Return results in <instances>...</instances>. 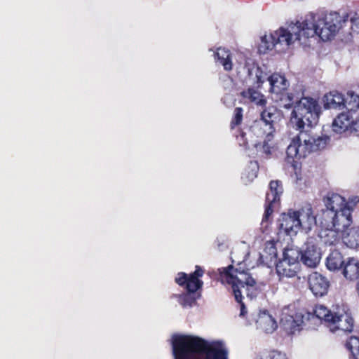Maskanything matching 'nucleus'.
<instances>
[{"instance_id": "obj_1", "label": "nucleus", "mask_w": 359, "mask_h": 359, "mask_svg": "<svg viewBox=\"0 0 359 359\" xmlns=\"http://www.w3.org/2000/svg\"><path fill=\"white\" fill-rule=\"evenodd\" d=\"M174 359H228L222 341H208L194 335L175 334L172 338Z\"/></svg>"}, {"instance_id": "obj_2", "label": "nucleus", "mask_w": 359, "mask_h": 359, "mask_svg": "<svg viewBox=\"0 0 359 359\" xmlns=\"http://www.w3.org/2000/svg\"><path fill=\"white\" fill-rule=\"evenodd\" d=\"M340 17L336 13L307 15L302 22L294 23L299 29V45H306L309 38L316 35L323 41L330 40L339 29Z\"/></svg>"}, {"instance_id": "obj_3", "label": "nucleus", "mask_w": 359, "mask_h": 359, "mask_svg": "<svg viewBox=\"0 0 359 359\" xmlns=\"http://www.w3.org/2000/svg\"><path fill=\"white\" fill-rule=\"evenodd\" d=\"M330 140V137L327 135H311L308 133V129L306 131H300L292 139L287 147L285 161L296 170L298 167V161L306 158L312 151L325 149Z\"/></svg>"}, {"instance_id": "obj_4", "label": "nucleus", "mask_w": 359, "mask_h": 359, "mask_svg": "<svg viewBox=\"0 0 359 359\" xmlns=\"http://www.w3.org/2000/svg\"><path fill=\"white\" fill-rule=\"evenodd\" d=\"M221 282L230 285L232 288L235 299L238 302H241L243 298V294L247 297L253 299L259 290L256 286L255 279L245 271H238L232 266L218 269Z\"/></svg>"}, {"instance_id": "obj_5", "label": "nucleus", "mask_w": 359, "mask_h": 359, "mask_svg": "<svg viewBox=\"0 0 359 359\" xmlns=\"http://www.w3.org/2000/svg\"><path fill=\"white\" fill-rule=\"evenodd\" d=\"M299 32L298 27L292 22L272 33H265L260 36V41L258 43L259 53L265 54L273 48L277 51L288 50L295 44H299Z\"/></svg>"}, {"instance_id": "obj_6", "label": "nucleus", "mask_w": 359, "mask_h": 359, "mask_svg": "<svg viewBox=\"0 0 359 359\" xmlns=\"http://www.w3.org/2000/svg\"><path fill=\"white\" fill-rule=\"evenodd\" d=\"M320 107L311 97H304L296 102L290 118V125L297 130L306 131L316 125Z\"/></svg>"}, {"instance_id": "obj_7", "label": "nucleus", "mask_w": 359, "mask_h": 359, "mask_svg": "<svg viewBox=\"0 0 359 359\" xmlns=\"http://www.w3.org/2000/svg\"><path fill=\"white\" fill-rule=\"evenodd\" d=\"M204 273V271L199 266H196L194 273L187 275L185 273H179L175 278V281L181 286H184L187 292L178 296L179 303L184 307L191 306L195 302V298L193 296L196 290L203 285V281L199 279Z\"/></svg>"}, {"instance_id": "obj_8", "label": "nucleus", "mask_w": 359, "mask_h": 359, "mask_svg": "<svg viewBox=\"0 0 359 359\" xmlns=\"http://www.w3.org/2000/svg\"><path fill=\"white\" fill-rule=\"evenodd\" d=\"M281 118V114L276 107H269L262 111L261 118L252 123L250 131L257 137H263L266 134L270 138Z\"/></svg>"}, {"instance_id": "obj_9", "label": "nucleus", "mask_w": 359, "mask_h": 359, "mask_svg": "<svg viewBox=\"0 0 359 359\" xmlns=\"http://www.w3.org/2000/svg\"><path fill=\"white\" fill-rule=\"evenodd\" d=\"M246 68L249 77L255 81L258 86L262 83L265 79L269 81L271 86L269 90L272 97L279 95L280 93L285 91L289 86L288 81L283 75L273 74L266 77V74H264L259 67L252 65V67H250L248 63L246 64Z\"/></svg>"}, {"instance_id": "obj_10", "label": "nucleus", "mask_w": 359, "mask_h": 359, "mask_svg": "<svg viewBox=\"0 0 359 359\" xmlns=\"http://www.w3.org/2000/svg\"><path fill=\"white\" fill-rule=\"evenodd\" d=\"M351 222L350 210H344V213H339L323 209L321 213L317 217V224L320 226L321 230L344 231L349 226Z\"/></svg>"}, {"instance_id": "obj_11", "label": "nucleus", "mask_w": 359, "mask_h": 359, "mask_svg": "<svg viewBox=\"0 0 359 359\" xmlns=\"http://www.w3.org/2000/svg\"><path fill=\"white\" fill-rule=\"evenodd\" d=\"M320 259L321 253L317 247V239L313 237L309 238L303 246L301 261L305 266L315 268L319 264Z\"/></svg>"}, {"instance_id": "obj_12", "label": "nucleus", "mask_w": 359, "mask_h": 359, "mask_svg": "<svg viewBox=\"0 0 359 359\" xmlns=\"http://www.w3.org/2000/svg\"><path fill=\"white\" fill-rule=\"evenodd\" d=\"M359 202V198L355 196L349 203H346L344 198L338 194L329 193L324 198L325 210H332L339 213H344V210H351L350 204L355 205Z\"/></svg>"}, {"instance_id": "obj_13", "label": "nucleus", "mask_w": 359, "mask_h": 359, "mask_svg": "<svg viewBox=\"0 0 359 359\" xmlns=\"http://www.w3.org/2000/svg\"><path fill=\"white\" fill-rule=\"evenodd\" d=\"M331 332L342 331L351 332L353 329V319L344 309L334 311V315L328 327Z\"/></svg>"}, {"instance_id": "obj_14", "label": "nucleus", "mask_w": 359, "mask_h": 359, "mask_svg": "<svg viewBox=\"0 0 359 359\" xmlns=\"http://www.w3.org/2000/svg\"><path fill=\"white\" fill-rule=\"evenodd\" d=\"M283 186L280 181H271L269 183V191L266 193V206L264 215V219L268 220L273 212V205L277 201H279L280 196L283 193Z\"/></svg>"}, {"instance_id": "obj_15", "label": "nucleus", "mask_w": 359, "mask_h": 359, "mask_svg": "<svg viewBox=\"0 0 359 359\" xmlns=\"http://www.w3.org/2000/svg\"><path fill=\"white\" fill-rule=\"evenodd\" d=\"M311 316L313 317L309 312L297 313L294 316L283 315L280 323L286 330L293 334L306 321L310 320Z\"/></svg>"}, {"instance_id": "obj_16", "label": "nucleus", "mask_w": 359, "mask_h": 359, "mask_svg": "<svg viewBox=\"0 0 359 359\" xmlns=\"http://www.w3.org/2000/svg\"><path fill=\"white\" fill-rule=\"evenodd\" d=\"M279 226L287 235L294 236L299 231L298 216L296 210H289L287 212L283 213L279 219Z\"/></svg>"}, {"instance_id": "obj_17", "label": "nucleus", "mask_w": 359, "mask_h": 359, "mask_svg": "<svg viewBox=\"0 0 359 359\" xmlns=\"http://www.w3.org/2000/svg\"><path fill=\"white\" fill-rule=\"evenodd\" d=\"M309 285L311 291L316 297H322L327 292L329 282L321 274L315 272L309 277Z\"/></svg>"}, {"instance_id": "obj_18", "label": "nucleus", "mask_w": 359, "mask_h": 359, "mask_svg": "<svg viewBox=\"0 0 359 359\" xmlns=\"http://www.w3.org/2000/svg\"><path fill=\"white\" fill-rule=\"evenodd\" d=\"M298 216L299 230L302 229L306 231L311 230L313 226L317 225V217L313 215L310 205L306 206L299 210H296Z\"/></svg>"}, {"instance_id": "obj_19", "label": "nucleus", "mask_w": 359, "mask_h": 359, "mask_svg": "<svg viewBox=\"0 0 359 359\" xmlns=\"http://www.w3.org/2000/svg\"><path fill=\"white\" fill-rule=\"evenodd\" d=\"M255 323L257 329L266 333H272L278 327L276 320L266 310L258 313Z\"/></svg>"}, {"instance_id": "obj_20", "label": "nucleus", "mask_w": 359, "mask_h": 359, "mask_svg": "<svg viewBox=\"0 0 359 359\" xmlns=\"http://www.w3.org/2000/svg\"><path fill=\"white\" fill-rule=\"evenodd\" d=\"M344 104L343 95L336 91L330 92L325 95L323 97L324 107L327 109H341Z\"/></svg>"}, {"instance_id": "obj_21", "label": "nucleus", "mask_w": 359, "mask_h": 359, "mask_svg": "<svg viewBox=\"0 0 359 359\" xmlns=\"http://www.w3.org/2000/svg\"><path fill=\"white\" fill-rule=\"evenodd\" d=\"M276 269L278 276L280 278L285 277L292 278L296 275L297 271L299 270V264H292V262L281 259L276 264Z\"/></svg>"}, {"instance_id": "obj_22", "label": "nucleus", "mask_w": 359, "mask_h": 359, "mask_svg": "<svg viewBox=\"0 0 359 359\" xmlns=\"http://www.w3.org/2000/svg\"><path fill=\"white\" fill-rule=\"evenodd\" d=\"M215 62L222 65L224 70L230 71L232 69L233 63L231 54L228 49L218 48L213 54Z\"/></svg>"}, {"instance_id": "obj_23", "label": "nucleus", "mask_w": 359, "mask_h": 359, "mask_svg": "<svg viewBox=\"0 0 359 359\" xmlns=\"http://www.w3.org/2000/svg\"><path fill=\"white\" fill-rule=\"evenodd\" d=\"M353 119L348 113H341L339 114L334 120L332 124V130L341 134L351 128Z\"/></svg>"}, {"instance_id": "obj_24", "label": "nucleus", "mask_w": 359, "mask_h": 359, "mask_svg": "<svg viewBox=\"0 0 359 359\" xmlns=\"http://www.w3.org/2000/svg\"><path fill=\"white\" fill-rule=\"evenodd\" d=\"M274 134H271L269 138L268 135H264L262 137L263 141L258 142L255 144V148L257 151V155L261 158H267L271 154V149L273 147V140Z\"/></svg>"}, {"instance_id": "obj_25", "label": "nucleus", "mask_w": 359, "mask_h": 359, "mask_svg": "<svg viewBox=\"0 0 359 359\" xmlns=\"http://www.w3.org/2000/svg\"><path fill=\"white\" fill-rule=\"evenodd\" d=\"M343 234L344 243L350 248H359V227L346 228Z\"/></svg>"}, {"instance_id": "obj_26", "label": "nucleus", "mask_w": 359, "mask_h": 359, "mask_svg": "<svg viewBox=\"0 0 359 359\" xmlns=\"http://www.w3.org/2000/svg\"><path fill=\"white\" fill-rule=\"evenodd\" d=\"M343 274L349 280H355L359 276V261L354 257H349L344 264Z\"/></svg>"}, {"instance_id": "obj_27", "label": "nucleus", "mask_w": 359, "mask_h": 359, "mask_svg": "<svg viewBox=\"0 0 359 359\" xmlns=\"http://www.w3.org/2000/svg\"><path fill=\"white\" fill-rule=\"evenodd\" d=\"M344 264L341 253L337 250L332 251L326 259L327 268L332 271L340 270Z\"/></svg>"}, {"instance_id": "obj_28", "label": "nucleus", "mask_w": 359, "mask_h": 359, "mask_svg": "<svg viewBox=\"0 0 359 359\" xmlns=\"http://www.w3.org/2000/svg\"><path fill=\"white\" fill-rule=\"evenodd\" d=\"M313 311V313H310L312 316H313V317H310V320L314 318L324 320V321L327 323V326H330V323H331L332 317L334 315V311H330L323 305H317Z\"/></svg>"}, {"instance_id": "obj_29", "label": "nucleus", "mask_w": 359, "mask_h": 359, "mask_svg": "<svg viewBox=\"0 0 359 359\" xmlns=\"http://www.w3.org/2000/svg\"><path fill=\"white\" fill-rule=\"evenodd\" d=\"M243 95L245 97L248 98L252 102H254L257 106H266V100L264 95L255 89L249 88L247 91H244Z\"/></svg>"}, {"instance_id": "obj_30", "label": "nucleus", "mask_w": 359, "mask_h": 359, "mask_svg": "<svg viewBox=\"0 0 359 359\" xmlns=\"http://www.w3.org/2000/svg\"><path fill=\"white\" fill-rule=\"evenodd\" d=\"M339 231L337 229L320 230L318 237L325 244L332 245L339 241L338 232Z\"/></svg>"}, {"instance_id": "obj_31", "label": "nucleus", "mask_w": 359, "mask_h": 359, "mask_svg": "<svg viewBox=\"0 0 359 359\" xmlns=\"http://www.w3.org/2000/svg\"><path fill=\"white\" fill-rule=\"evenodd\" d=\"M272 99L279 103L280 107L289 109L293 105L294 97L292 93H287L285 90L276 97L273 95Z\"/></svg>"}, {"instance_id": "obj_32", "label": "nucleus", "mask_w": 359, "mask_h": 359, "mask_svg": "<svg viewBox=\"0 0 359 359\" xmlns=\"http://www.w3.org/2000/svg\"><path fill=\"white\" fill-rule=\"evenodd\" d=\"M344 107L348 111H355L359 109V95L353 91H348L344 98Z\"/></svg>"}, {"instance_id": "obj_33", "label": "nucleus", "mask_w": 359, "mask_h": 359, "mask_svg": "<svg viewBox=\"0 0 359 359\" xmlns=\"http://www.w3.org/2000/svg\"><path fill=\"white\" fill-rule=\"evenodd\" d=\"M301 257L302 251H299L297 248H291L285 250L282 259L292 262V264H299V259Z\"/></svg>"}, {"instance_id": "obj_34", "label": "nucleus", "mask_w": 359, "mask_h": 359, "mask_svg": "<svg viewBox=\"0 0 359 359\" xmlns=\"http://www.w3.org/2000/svg\"><path fill=\"white\" fill-rule=\"evenodd\" d=\"M347 346L355 359H359V338L351 337Z\"/></svg>"}, {"instance_id": "obj_35", "label": "nucleus", "mask_w": 359, "mask_h": 359, "mask_svg": "<svg viewBox=\"0 0 359 359\" xmlns=\"http://www.w3.org/2000/svg\"><path fill=\"white\" fill-rule=\"evenodd\" d=\"M243 117V109L241 107H237L234 110L233 118L231 121V125H238L241 123Z\"/></svg>"}, {"instance_id": "obj_36", "label": "nucleus", "mask_w": 359, "mask_h": 359, "mask_svg": "<svg viewBox=\"0 0 359 359\" xmlns=\"http://www.w3.org/2000/svg\"><path fill=\"white\" fill-rule=\"evenodd\" d=\"M262 359H287V358L285 353L273 351L265 355Z\"/></svg>"}, {"instance_id": "obj_37", "label": "nucleus", "mask_w": 359, "mask_h": 359, "mask_svg": "<svg viewBox=\"0 0 359 359\" xmlns=\"http://www.w3.org/2000/svg\"><path fill=\"white\" fill-rule=\"evenodd\" d=\"M265 250H269L271 258H273V257H276L277 251H276V248L273 246V244H271V243L268 244L266 246Z\"/></svg>"}, {"instance_id": "obj_38", "label": "nucleus", "mask_w": 359, "mask_h": 359, "mask_svg": "<svg viewBox=\"0 0 359 359\" xmlns=\"http://www.w3.org/2000/svg\"><path fill=\"white\" fill-rule=\"evenodd\" d=\"M351 129L357 136H359V120L352 121Z\"/></svg>"}, {"instance_id": "obj_39", "label": "nucleus", "mask_w": 359, "mask_h": 359, "mask_svg": "<svg viewBox=\"0 0 359 359\" xmlns=\"http://www.w3.org/2000/svg\"><path fill=\"white\" fill-rule=\"evenodd\" d=\"M351 27L354 31L359 30V18H354L351 19Z\"/></svg>"}, {"instance_id": "obj_40", "label": "nucleus", "mask_w": 359, "mask_h": 359, "mask_svg": "<svg viewBox=\"0 0 359 359\" xmlns=\"http://www.w3.org/2000/svg\"><path fill=\"white\" fill-rule=\"evenodd\" d=\"M224 81V86L225 88H231L233 86V80L229 76H226Z\"/></svg>"}, {"instance_id": "obj_41", "label": "nucleus", "mask_w": 359, "mask_h": 359, "mask_svg": "<svg viewBox=\"0 0 359 359\" xmlns=\"http://www.w3.org/2000/svg\"><path fill=\"white\" fill-rule=\"evenodd\" d=\"M241 304V312H240V316H245V314L246 313L245 307L244 304L241 302H239Z\"/></svg>"}, {"instance_id": "obj_42", "label": "nucleus", "mask_w": 359, "mask_h": 359, "mask_svg": "<svg viewBox=\"0 0 359 359\" xmlns=\"http://www.w3.org/2000/svg\"><path fill=\"white\" fill-rule=\"evenodd\" d=\"M251 167L254 169L257 168L256 163H251Z\"/></svg>"}]
</instances>
